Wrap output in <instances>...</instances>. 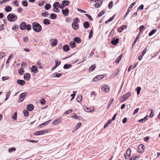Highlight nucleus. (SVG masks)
<instances>
[{"label": "nucleus", "instance_id": "cd10ccee", "mask_svg": "<svg viewBox=\"0 0 160 160\" xmlns=\"http://www.w3.org/2000/svg\"><path fill=\"white\" fill-rule=\"evenodd\" d=\"M43 23L45 25H48L50 23V21L49 19H45L43 20Z\"/></svg>", "mask_w": 160, "mask_h": 160}, {"label": "nucleus", "instance_id": "49530a36", "mask_svg": "<svg viewBox=\"0 0 160 160\" xmlns=\"http://www.w3.org/2000/svg\"><path fill=\"white\" fill-rule=\"evenodd\" d=\"M22 4L24 7H27L28 5L27 1H23L22 2Z\"/></svg>", "mask_w": 160, "mask_h": 160}, {"label": "nucleus", "instance_id": "ddd939ff", "mask_svg": "<svg viewBox=\"0 0 160 160\" xmlns=\"http://www.w3.org/2000/svg\"><path fill=\"white\" fill-rule=\"evenodd\" d=\"M34 106L32 104H28L27 107V109L29 111H31L34 109Z\"/></svg>", "mask_w": 160, "mask_h": 160}, {"label": "nucleus", "instance_id": "6e6d98bb", "mask_svg": "<svg viewBox=\"0 0 160 160\" xmlns=\"http://www.w3.org/2000/svg\"><path fill=\"white\" fill-rule=\"evenodd\" d=\"M85 15L90 20L92 21L93 20V19L91 16L89 14H85Z\"/></svg>", "mask_w": 160, "mask_h": 160}, {"label": "nucleus", "instance_id": "de8ad7c7", "mask_svg": "<svg viewBox=\"0 0 160 160\" xmlns=\"http://www.w3.org/2000/svg\"><path fill=\"white\" fill-rule=\"evenodd\" d=\"M93 35V30H91L90 31V32L89 34V35L88 36V38L89 39H90Z\"/></svg>", "mask_w": 160, "mask_h": 160}, {"label": "nucleus", "instance_id": "a19ab883", "mask_svg": "<svg viewBox=\"0 0 160 160\" xmlns=\"http://www.w3.org/2000/svg\"><path fill=\"white\" fill-rule=\"evenodd\" d=\"M122 54L121 55L119 58L115 61V62L116 63H118L119 62V61L121 60L122 57Z\"/></svg>", "mask_w": 160, "mask_h": 160}, {"label": "nucleus", "instance_id": "6e6552de", "mask_svg": "<svg viewBox=\"0 0 160 160\" xmlns=\"http://www.w3.org/2000/svg\"><path fill=\"white\" fill-rule=\"evenodd\" d=\"M47 130H41L38 131L36 132H35V134L36 135H42L44 133H46L48 132Z\"/></svg>", "mask_w": 160, "mask_h": 160}, {"label": "nucleus", "instance_id": "bf43d9fd", "mask_svg": "<svg viewBox=\"0 0 160 160\" xmlns=\"http://www.w3.org/2000/svg\"><path fill=\"white\" fill-rule=\"evenodd\" d=\"M104 13L105 12L103 11H102L100 12L99 13L98 15V17H100L102 16Z\"/></svg>", "mask_w": 160, "mask_h": 160}, {"label": "nucleus", "instance_id": "37998d69", "mask_svg": "<svg viewBox=\"0 0 160 160\" xmlns=\"http://www.w3.org/2000/svg\"><path fill=\"white\" fill-rule=\"evenodd\" d=\"M139 156H135L132 157L129 159L130 160H136L137 158H139Z\"/></svg>", "mask_w": 160, "mask_h": 160}, {"label": "nucleus", "instance_id": "412c9836", "mask_svg": "<svg viewBox=\"0 0 160 160\" xmlns=\"http://www.w3.org/2000/svg\"><path fill=\"white\" fill-rule=\"evenodd\" d=\"M17 83L21 85H23L25 83V82L23 80H18L17 81Z\"/></svg>", "mask_w": 160, "mask_h": 160}, {"label": "nucleus", "instance_id": "393cba45", "mask_svg": "<svg viewBox=\"0 0 160 160\" xmlns=\"http://www.w3.org/2000/svg\"><path fill=\"white\" fill-rule=\"evenodd\" d=\"M49 18L52 19H55L57 18L56 14L54 13L51 14L49 15Z\"/></svg>", "mask_w": 160, "mask_h": 160}, {"label": "nucleus", "instance_id": "473e14b6", "mask_svg": "<svg viewBox=\"0 0 160 160\" xmlns=\"http://www.w3.org/2000/svg\"><path fill=\"white\" fill-rule=\"evenodd\" d=\"M82 98V96L81 94H79L78 95L77 98V101L78 102H80Z\"/></svg>", "mask_w": 160, "mask_h": 160}, {"label": "nucleus", "instance_id": "052dcab7", "mask_svg": "<svg viewBox=\"0 0 160 160\" xmlns=\"http://www.w3.org/2000/svg\"><path fill=\"white\" fill-rule=\"evenodd\" d=\"M5 54L4 52H1L0 53V59L5 56Z\"/></svg>", "mask_w": 160, "mask_h": 160}, {"label": "nucleus", "instance_id": "4be33fe9", "mask_svg": "<svg viewBox=\"0 0 160 160\" xmlns=\"http://www.w3.org/2000/svg\"><path fill=\"white\" fill-rule=\"evenodd\" d=\"M83 26L85 28H88L90 26V24L88 22H85L83 23Z\"/></svg>", "mask_w": 160, "mask_h": 160}, {"label": "nucleus", "instance_id": "a878e982", "mask_svg": "<svg viewBox=\"0 0 160 160\" xmlns=\"http://www.w3.org/2000/svg\"><path fill=\"white\" fill-rule=\"evenodd\" d=\"M73 41L74 42H76L78 43H80L81 42L80 38L78 37H76L74 38Z\"/></svg>", "mask_w": 160, "mask_h": 160}, {"label": "nucleus", "instance_id": "3c124183", "mask_svg": "<svg viewBox=\"0 0 160 160\" xmlns=\"http://www.w3.org/2000/svg\"><path fill=\"white\" fill-rule=\"evenodd\" d=\"M48 13L47 12H42V15L44 17L48 16Z\"/></svg>", "mask_w": 160, "mask_h": 160}, {"label": "nucleus", "instance_id": "0eeeda50", "mask_svg": "<svg viewBox=\"0 0 160 160\" xmlns=\"http://www.w3.org/2000/svg\"><path fill=\"white\" fill-rule=\"evenodd\" d=\"M145 147L143 145L141 144L139 146L138 148V152L139 153H142L144 151Z\"/></svg>", "mask_w": 160, "mask_h": 160}, {"label": "nucleus", "instance_id": "dca6fc26", "mask_svg": "<svg viewBox=\"0 0 160 160\" xmlns=\"http://www.w3.org/2000/svg\"><path fill=\"white\" fill-rule=\"evenodd\" d=\"M31 77V75L29 73H26L25 74L24 76V79L28 80Z\"/></svg>", "mask_w": 160, "mask_h": 160}, {"label": "nucleus", "instance_id": "864d4df0", "mask_svg": "<svg viewBox=\"0 0 160 160\" xmlns=\"http://www.w3.org/2000/svg\"><path fill=\"white\" fill-rule=\"evenodd\" d=\"M72 109H70L68 110V111L65 112L64 113L65 114H68L72 112Z\"/></svg>", "mask_w": 160, "mask_h": 160}, {"label": "nucleus", "instance_id": "9b49d317", "mask_svg": "<svg viewBox=\"0 0 160 160\" xmlns=\"http://www.w3.org/2000/svg\"><path fill=\"white\" fill-rule=\"evenodd\" d=\"M26 23L25 22H22L20 25V28L21 30H24L26 28Z\"/></svg>", "mask_w": 160, "mask_h": 160}, {"label": "nucleus", "instance_id": "603ef678", "mask_svg": "<svg viewBox=\"0 0 160 160\" xmlns=\"http://www.w3.org/2000/svg\"><path fill=\"white\" fill-rule=\"evenodd\" d=\"M23 40L24 42H27L29 40L28 38L27 37H25L23 38Z\"/></svg>", "mask_w": 160, "mask_h": 160}, {"label": "nucleus", "instance_id": "20e7f679", "mask_svg": "<svg viewBox=\"0 0 160 160\" xmlns=\"http://www.w3.org/2000/svg\"><path fill=\"white\" fill-rule=\"evenodd\" d=\"M101 88L102 91L107 92H109L110 87L109 86L106 84H103L101 86Z\"/></svg>", "mask_w": 160, "mask_h": 160}, {"label": "nucleus", "instance_id": "e2e57ef3", "mask_svg": "<svg viewBox=\"0 0 160 160\" xmlns=\"http://www.w3.org/2000/svg\"><path fill=\"white\" fill-rule=\"evenodd\" d=\"M24 71L23 69H21L19 71V73L20 74L22 75L24 73Z\"/></svg>", "mask_w": 160, "mask_h": 160}, {"label": "nucleus", "instance_id": "f03ea898", "mask_svg": "<svg viewBox=\"0 0 160 160\" xmlns=\"http://www.w3.org/2000/svg\"><path fill=\"white\" fill-rule=\"evenodd\" d=\"M7 18L9 21L14 22L17 19V16L14 13H11L8 15Z\"/></svg>", "mask_w": 160, "mask_h": 160}, {"label": "nucleus", "instance_id": "ea45409f", "mask_svg": "<svg viewBox=\"0 0 160 160\" xmlns=\"http://www.w3.org/2000/svg\"><path fill=\"white\" fill-rule=\"evenodd\" d=\"M156 29H153L152 30V31L149 33V36H151L153 34H154L156 32Z\"/></svg>", "mask_w": 160, "mask_h": 160}, {"label": "nucleus", "instance_id": "aec40b11", "mask_svg": "<svg viewBox=\"0 0 160 160\" xmlns=\"http://www.w3.org/2000/svg\"><path fill=\"white\" fill-rule=\"evenodd\" d=\"M63 49L65 52H68L69 49V47L68 45H64L63 47Z\"/></svg>", "mask_w": 160, "mask_h": 160}, {"label": "nucleus", "instance_id": "bb28decb", "mask_svg": "<svg viewBox=\"0 0 160 160\" xmlns=\"http://www.w3.org/2000/svg\"><path fill=\"white\" fill-rule=\"evenodd\" d=\"M52 42L51 43V45L52 46H55L57 44L58 41L57 39H53Z\"/></svg>", "mask_w": 160, "mask_h": 160}, {"label": "nucleus", "instance_id": "72a5a7b5", "mask_svg": "<svg viewBox=\"0 0 160 160\" xmlns=\"http://www.w3.org/2000/svg\"><path fill=\"white\" fill-rule=\"evenodd\" d=\"M119 72V69H117L116 70L115 72L112 74V76L114 77V76H117L118 75V73Z\"/></svg>", "mask_w": 160, "mask_h": 160}, {"label": "nucleus", "instance_id": "a18cd8bd", "mask_svg": "<svg viewBox=\"0 0 160 160\" xmlns=\"http://www.w3.org/2000/svg\"><path fill=\"white\" fill-rule=\"evenodd\" d=\"M23 113L24 114V116L27 117L28 116L29 113L26 110H24L23 111Z\"/></svg>", "mask_w": 160, "mask_h": 160}, {"label": "nucleus", "instance_id": "7c9ffc66", "mask_svg": "<svg viewBox=\"0 0 160 160\" xmlns=\"http://www.w3.org/2000/svg\"><path fill=\"white\" fill-rule=\"evenodd\" d=\"M69 45L71 48H74L76 46V43L74 42H71L69 44Z\"/></svg>", "mask_w": 160, "mask_h": 160}, {"label": "nucleus", "instance_id": "f257e3e1", "mask_svg": "<svg viewBox=\"0 0 160 160\" xmlns=\"http://www.w3.org/2000/svg\"><path fill=\"white\" fill-rule=\"evenodd\" d=\"M32 28L34 31L39 32L42 29L41 25L37 22H34L32 24Z\"/></svg>", "mask_w": 160, "mask_h": 160}, {"label": "nucleus", "instance_id": "4468645a", "mask_svg": "<svg viewBox=\"0 0 160 160\" xmlns=\"http://www.w3.org/2000/svg\"><path fill=\"white\" fill-rule=\"evenodd\" d=\"M62 119L61 118H60L58 119H56L52 123V124L53 125H56L62 121Z\"/></svg>", "mask_w": 160, "mask_h": 160}, {"label": "nucleus", "instance_id": "5fc2aeb1", "mask_svg": "<svg viewBox=\"0 0 160 160\" xmlns=\"http://www.w3.org/2000/svg\"><path fill=\"white\" fill-rule=\"evenodd\" d=\"M113 6V2L111 1L110 2L108 5V8L110 9H111L112 7Z\"/></svg>", "mask_w": 160, "mask_h": 160}, {"label": "nucleus", "instance_id": "e433bc0d", "mask_svg": "<svg viewBox=\"0 0 160 160\" xmlns=\"http://www.w3.org/2000/svg\"><path fill=\"white\" fill-rule=\"evenodd\" d=\"M131 153V150L130 148H129L127 151L126 154L127 156L129 157L130 156Z\"/></svg>", "mask_w": 160, "mask_h": 160}, {"label": "nucleus", "instance_id": "79ce46f5", "mask_svg": "<svg viewBox=\"0 0 160 160\" xmlns=\"http://www.w3.org/2000/svg\"><path fill=\"white\" fill-rule=\"evenodd\" d=\"M73 94H72L70 95V96L72 97L71 100H72L74 98L76 93V92L75 91H73Z\"/></svg>", "mask_w": 160, "mask_h": 160}, {"label": "nucleus", "instance_id": "7ed1b4c3", "mask_svg": "<svg viewBox=\"0 0 160 160\" xmlns=\"http://www.w3.org/2000/svg\"><path fill=\"white\" fill-rule=\"evenodd\" d=\"M131 95L130 93L128 92L123 95L120 98V101L122 102L126 100L127 99L129 98Z\"/></svg>", "mask_w": 160, "mask_h": 160}, {"label": "nucleus", "instance_id": "58836bf2", "mask_svg": "<svg viewBox=\"0 0 160 160\" xmlns=\"http://www.w3.org/2000/svg\"><path fill=\"white\" fill-rule=\"evenodd\" d=\"M51 7V5L49 4H47L45 6V8L46 10L50 9Z\"/></svg>", "mask_w": 160, "mask_h": 160}, {"label": "nucleus", "instance_id": "8fccbe9b", "mask_svg": "<svg viewBox=\"0 0 160 160\" xmlns=\"http://www.w3.org/2000/svg\"><path fill=\"white\" fill-rule=\"evenodd\" d=\"M31 29V26L30 24H28L27 25H26V29L27 30H30Z\"/></svg>", "mask_w": 160, "mask_h": 160}, {"label": "nucleus", "instance_id": "c85d7f7f", "mask_svg": "<svg viewBox=\"0 0 160 160\" xmlns=\"http://www.w3.org/2000/svg\"><path fill=\"white\" fill-rule=\"evenodd\" d=\"M62 75L61 73H55L53 74L54 77L59 78L61 77Z\"/></svg>", "mask_w": 160, "mask_h": 160}, {"label": "nucleus", "instance_id": "1a4fd4ad", "mask_svg": "<svg viewBox=\"0 0 160 160\" xmlns=\"http://www.w3.org/2000/svg\"><path fill=\"white\" fill-rule=\"evenodd\" d=\"M72 28L75 30H77L79 28V25L77 22H73L72 24Z\"/></svg>", "mask_w": 160, "mask_h": 160}, {"label": "nucleus", "instance_id": "338daca9", "mask_svg": "<svg viewBox=\"0 0 160 160\" xmlns=\"http://www.w3.org/2000/svg\"><path fill=\"white\" fill-rule=\"evenodd\" d=\"M4 29V25L2 24L1 26H0V31L3 30Z\"/></svg>", "mask_w": 160, "mask_h": 160}, {"label": "nucleus", "instance_id": "2eb2a0df", "mask_svg": "<svg viewBox=\"0 0 160 160\" xmlns=\"http://www.w3.org/2000/svg\"><path fill=\"white\" fill-rule=\"evenodd\" d=\"M91 108H88L87 107H85L84 108V110L86 112H94V108H93L92 110H91Z\"/></svg>", "mask_w": 160, "mask_h": 160}, {"label": "nucleus", "instance_id": "f704fd0d", "mask_svg": "<svg viewBox=\"0 0 160 160\" xmlns=\"http://www.w3.org/2000/svg\"><path fill=\"white\" fill-rule=\"evenodd\" d=\"M141 88L140 87H137L136 89V91L137 92V94L138 95H139L140 94V92L141 90Z\"/></svg>", "mask_w": 160, "mask_h": 160}, {"label": "nucleus", "instance_id": "2f4dec72", "mask_svg": "<svg viewBox=\"0 0 160 160\" xmlns=\"http://www.w3.org/2000/svg\"><path fill=\"white\" fill-rule=\"evenodd\" d=\"M102 1H101V3H96L95 4V6L96 8H99L100 6L102 5Z\"/></svg>", "mask_w": 160, "mask_h": 160}, {"label": "nucleus", "instance_id": "69168bd1", "mask_svg": "<svg viewBox=\"0 0 160 160\" xmlns=\"http://www.w3.org/2000/svg\"><path fill=\"white\" fill-rule=\"evenodd\" d=\"M147 49L146 48H145L144 49V50H143V51H142V56H143L144 55V54H145V53H146V51H147Z\"/></svg>", "mask_w": 160, "mask_h": 160}, {"label": "nucleus", "instance_id": "680f3d73", "mask_svg": "<svg viewBox=\"0 0 160 160\" xmlns=\"http://www.w3.org/2000/svg\"><path fill=\"white\" fill-rule=\"evenodd\" d=\"M144 6L143 5H140L138 8V10H142L143 9Z\"/></svg>", "mask_w": 160, "mask_h": 160}, {"label": "nucleus", "instance_id": "423d86ee", "mask_svg": "<svg viewBox=\"0 0 160 160\" xmlns=\"http://www.w3.org/2000/svg\"><path fill=\"white\" fill-rule=\"evenodd\" d=\"M59 5V3L58 2H55L53 5V11L56 12H59V9L58 8Z\"/></svg>", "mask_w": 160, "mask_h": 160}, {"label": "nucleus", "instance_id": "4c0bfd02", "mask_svg": "<svg viewBox=\"0 0 160 160\" xmlns=\"http://www.w3.org/2000/svg\"><path fill=\"white\" fill-rule=\"evenodd\" d=\"M11 91L10 90H9L7 92V93L6 94V99L5 100V101H6V100H7L8 99V98H9L10 94L11 93Z\"/></svg>", "mask_w": 160, "mask_h": 160}, {"label": "nucleus", "instance_id": "a211bd4d", "mask_svg": "<svg viewBox=\"0 0 160 160\" xmlns=\"http://www.w3.org/2000/svg\"><path fill=\"white\" fill-rule=\"evenodd\" d=\"M32 71L34 73H36L38 71V68L36 66H33L31 67Z\"/></svg>", "mask_w": 160, "mask_h": 160}, {"label": "nucleus", "instance_id": "5701e85b", "mask_svg": "<svg viewBox=\"0 0 160 160\" xmlns=\"http://www.w3.org/2000/svg\"><path fill=\"white\" fill-rule=\"evenodd\" d=\"M12 8L10 6H7L5 8V10L6 12H8L11 11Z\"/></svg>", "mask_w": 160, "mask_h": 160}, {"label": "nucleus", "instance_id": "c756f323", "mask_svg": "<svg viewBox=\"0 0 160 160\" xmlns=\"http://www.w3.org/2000/svg\"><path fill=\"white\" fill-rule=\"evenodd\" d=\"M115 17V15H113L112 17L110 18L108 20L106 21L105 22L106 24L108 23L109 22L112 21L113 20Z\"/></svg>", "mask_w": 160, "mask_h": 160}, {"label": "nucleus", "instance_id": "774afa93", "mask_svg": "<svg viewBox=\"0 0 160 160\" xmlns=\"http://www.w3.org/2000/svg\"><path fill=\"white\" fill-rule=\"evenodd\" d=\"M40 103L41 104H44L45 103V100L43 98L41 100Z\"/></svg>", "mask_w": 160, "mask_h": 160}, {"label": "nucleus", "instance_id": "b1692460", "mask_svg": "<svg viewBox=\"0 0 160 160\" xmlns=\"http://www.w3.org/2000/svg\"><path fill=\"white\" fill-rule=\"evenodd\" d=\"M62 4L65 6H68L70 4V2L68 0L63 1L62 2Z\"/></svg>", "mask_w": 160, "mask_h": 160}, {"label": "nucleus", "instance_id": "9d476101", "mask_svg": "<svg viewBox=\"0 0 160 160\" xmlns=\"http://www.w3.org/2000/svg\"><path fill=\"white\" fill-rule=\"evenodd\" d=\"M103 77V76L102 75L97 76L93 79L92 81L93 82H96L102 78Z\"/></svg>", "mask_w": 160, "mask_h": 160}, {"label": "nucleus", "instance_id": "0e129e2a", "mask_svg": "<svg viewBox=\"0 0 160 160\" xmlns=\"http://www.w3.org/2000/svg\"><path fill=\"white\" fill-rule=\"evenodd\" d=\"M95 67V66L92 65L90 66V67L89 68V70L91 71H92L94 69Z\"/></svg>", "mask_w": 160, "mask_h": 160}, {"label": "nucleus", "instance_id": "4d7b16f0", "mask_svg": "<svg viewBox=\"0 0 160 160\" xmlns=\"http://www.w3.org/2000/svg\"><path fill=\"white\" fill-rule=\"evenodd\" d=\"M48 124V123H47L46 122H44V123H43L41 124H40L39 126L40 127H43V126H46V125H47Z\"/></svg>", "mask_w": 160, "mask_h": 160}, {"label": "nucleus", "instance_id": "c03bdc74", "mask_svg": "<svg viewBox=\"0 0 160 160\" xmlns=\"http://www.w3.org/2000/svg\"><path fill=\"white\" fill-rule=\"evenodd\" d=\"M36 65H37L38 67L39 68L42 69V67L41 64V62L40 61H38L37 62Z\"/></svg>", "mask_w": 160, "mask_h": 160}, {"label": "nucleus", "instance_id": "6ab92c4d", "mask_svg": "<svg viewBox=\"0 0 160 160\" xmlns=\"http://www.w3.org/2000/svg\"><path fill=\"white\" fill-rule=\"evenodd\" d=\"M82 124L81 122H79L77 124L76 126L74 128L73 130L72 131V132H73L76 130H77L78 128H79L81 126Z\"/></svg>", "mask_w": 160, "mask_h": 160}, {"label": "nucleus", "instance_id": "f3484780", "mask_svg": "<svg viewBox=\"0 0 160 160\" xmlns=\"http://www.w3.org/2000/svg\"><path fill=\"white\" fill-rule=\"evenodd\" d=\"M119 38H117L116 39H113L111 42V43L113 45H117L119 42Z\"/></svg>", "mask_w": 160, "mask_h": 160}, {"label": "nucleus", "instance_id": "c9c22d12", "mask_svg": "<svg viewBox=\"0 0 160 160\" xmlns=\"http://www.w3.org/2000/svg\"><path fill=\"white\" fill-rule=\"evenodd\" d=\"M72 65L71 64H65L63 66V68L64 69H68L71 68Z\"/></svg>", "mask_w": 160, "mask_h": 160}, {"label": "nucleus", "instance_id": "39448f33", "mask_svg": "<svg viewBox=\"0 0 160 160\" xmlns=\"http://www.w3.org/2000/svg\"><path fill=\"white\" fill-rule=\"evenodd\" d=\"M27 94V93L26 92L21 94L18 100V102H20L23 101Z\"/></svg>", "mask_w": 160, "mask_h": 160}, {"label": "nucleus", "instance_id": "13d9d810", "mask_svg": "<svg viewBox=\"0 0 160 160\" xmlns=\"http://www.w3.org/2000/svg\"><path fill=\"white\" fill-rule=\"evenodd\" d=\"M16 150V149L14 148H10L9 149L8 152H11L12 151H15Z\"/></svg>", "mask_w": 160, "mask_h": 160}, {"label": "nucleus", "instance_id": "f8f14e48", "mask_svg": "<svg viewBox=\"0 0 160 160\" xmlns=\"http://www.w3.org/2000/svg\"><path fill=\"white\" fill-rule=\"evenodd\" d=\"M69 10L68 8H66L65 9L62 10V12L65 16H68L69 13Z\"/></svg>", "mask_w": 160, "mask_h": 160}, {"label": "nucleus", "instance_id": "09e8293b", "mask_svg": "<svg viewBox=\"0 0 160 160\" xmlns=\"http://www.w3.org/2000/svg\"><path fill=\"white\" fill-rule=\"evenodd\" d=\"M10 0H3L2 1H0V5L2 4L3 3H6L7 2H8Z\"/></svg>", "mask_w": 160, "mask_h": 160}]
</instances>
